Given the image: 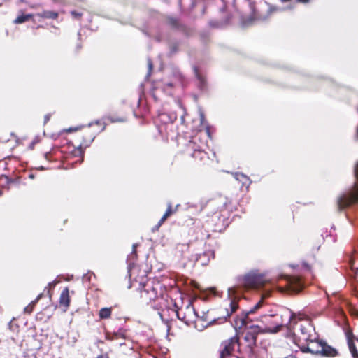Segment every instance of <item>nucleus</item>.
Wrapping results in <instances>:
<instances>
[{
  "mask_svg": "<svg viewBox=\"0 0 358 358\" xmlns=\"http://www.w3.org/2000/svg\"><path fill=\"white\" fill-rule=\"evenodd\" d=\"M294 341L303 352L333 357L337 350L320 338L310 319L301 320L294 323Z\"/></svg>",
  "mask_w": 358,
  "mask_h": 358,
  "instance_id": "nucleus-1",
  "label": "nucleus"
},
{
  "mask_svg": "<svg viewBox=\"0 0 358 358\" xmlns=\"http://www.w3.org/2000/svg\"><path fill=\"white\" fill-rule=\"evenodd\" d=\"M269 296V293L262 295L260 300L249 310L243 311L236 316L234 320L235 328L258 329L257 331L276 333L284 325L282 316L277 313L271 311L269 313L262 315L259 318L253 319L251 315L264 306V299Z\"/></svg>",
  "mask_w": 358,
  "mask_h": 358,
  "instance_id": "nucleus-2",
  "label": "nucleus"
},
{
  "mask_svg": "<svg viewBox=\"0 0 358 358\" xmlns=\"http://www.w3.org/2000/svg\"><path fill=\"white\" fill-rule=\"evenodd\" d=\"M106 128V124L105 122L99 120L78 131L73 138V143L76 148L73 152L74 155L83 157L84 150L88 148L96 136L104 131Z\"/></svg>",
  "mask_w": 358,
  "mask_h": 358,
  "instance_id": "nucleus-3",
  "label": "nucleus"
},
{
  "mask_svg": "<svg viewBox=\"0 0 358 358\" xmlns=\"http://www.w3.org/2000/svg\"><path fill=\"white\" fill-rule=\"evenodd\" d=\"M159 278L161 280L158 279V284L164 280L167 282L162 283L159 287L161 294L160 296H158V306H159L158 310H160V312H158V314L163 321L168 322L173 320L175 314L179 313L176 312L178 307L168 293L172 289L175 282L165 275H162Z\"/></svg>",
  "mask_w": 358,
  "mask_h": 358,
  "instance_id": "nucleus-4",
  "label": "nucleus"
},
{
  "mask_svg": "<svg viewBox=\"0 0 358 358\" xmlns=\"http://www.w3.org/2000/svg\"><path fill=\"white\" fill-rule=\"evenodd\" d=\"M201 138L199 135H196L191 138L185 145L182 150V153L185 156L190 157L192 162L199 166H209L212 159L210 158L208 154L204 150L203 147L205 143H201Z\"/></svg>",
  "mask_w": 358,
  "mask_h": 358,
  "instance_id": "nucleus-5",
  "label": "nucleus"
},
{
  "mask_svg": "<svg viewBox=\"0 0 358 358\" xmlns=\"http://www.w3.org/2000/svg\"><path fill=\"white\" fill-rule=\"evenodd\" d=\"M267 282L265 275L258 271H250L236 278V287L229 289L231 293H236L238 289L245 290L257 289L264 287Z\"/></svg>",
  "mask_w": 358,
  "mask_h": 358,
  "instance_id": "nucleus-6",
  "label": "nucleus"
},
{
  "mask_svg": "<svg viewBox=\"0 0 358 358\" xmlns=\"http://www.w3.org/2000/svg\"><path fill=\"white\" fill-rule=\"evenodd\" d=\"M354 173L357 181L350 189L340 194L336 199V206L339 212L358 203V164L355 166Z\"/></svg>",
  "mask_w": 358,
  "mask_h": 358,
  "instance_id": "nucleus-7",
  "label": "nucleus"
},
{
  "mask_svg": "<svg viewBox=\"0 0 358 358\" xmlns=\"http://www.w3.org/2000/svg\"><path fill=\"white\" fill-rule=\"evenodd\" d=\"M257 331L255 328L248 330L241 341L238 337V354L248 357H251L255 352L257 346Z\"/></svg>",
  "mask_w": 358,
  "mask_h": 358,
  "instance_id": "nucleus-8",
  "label": "nucleus"
},
{
  "mask_svg": "<svg viewBox=\"0 0 358 358\" xmlns=\"http://www.w3.org/2000/svg\"><path fill=\"white\" fill-rule=\"evenodd\" d=\"M162 22L169 29L178 31L185 37H190L194 34V29L186 24L180 17L176 15H165L162 20Z\"/></svg>",
  "mask_w": 358,
  "mask_h": 358,
  "instance_id": "nucleus-9",
  "label": "nucleus"
},
{
  "mask_svg": "<svg viewBox=\"0 0 358 358\" xmlns=\"http://www.w3.org/2000/svg\"><path fill=\"white\" fill-rule=\"evenodd\" d=\"M238 301L239 299L237 296L229 295L217 308L218 317L217 319L221 320V322H226L238 309Z\"/></svg>",
  "mask_w": 358,
  "mask_h": 358,
  "instance_id": "nucleus-10",
  "label": "nucleus"
},
{
  "mask_svg": "<svg viewBox=\"0 0 358 358\" xmlns=\"http://www.w3.org/2000/svg\"><path fill=\"white\" fill-rule=\"evenodd\" d=\"M236 352L238 353V335L237 334L221 343L220 358H238L234 355Z\"/></svg>",
  "mask_w": 358,
  "mask_h": 358,
  "instance_id": "nucleus-11",
  "label": "nucleus"
},
{
  "mask_svg": "<svg viewBox=\"0 0 358 358\" xmlns=\"http://www.w3.org/2000/svg\"><path fill=\"white\" fill-rule=\"evenodd\" d=\"M176 312L179 313L175 314V316L186 324L190 325L192 323H196L198 313L195 310L192 303H189L184 310L178 308Z\"/></svg>",
  "mask_w": 358,
  "mask_h": 358,
  "instance_id": "nucleus-12",
  "label": "nucleus"
},
{
  "mask_svg": "<svg viewBox=\"0 0 358 358\" xmlns=\"http://www.w3.org/2000/svg\"><path fill=\"white\" fill-rule=\"evenodd\" d=\"M194 206L199 208V213L204 211L207 216L217 213L220 208L217 200L204 199H201Z\"/></svg>",
  "mask_w": 358,
  "mask_h": 358,
  "instance_id": "nucleus-13",
  "label": "nucleus"
},
{
  "mask_svg": "<svg viewBox=\"0 0 358 358\" xmlns=\"http://www.w3.org/2000/svg\"><path fill=\"white\" fill-rule=\"evenodd\" d=\"M286 290L291 294H297L304 288V283L299 276H287Z\"/></svg>",
  "mask_w": 358,
  "mask_h": 358,
  "instance_id": "nucleus-14",
  "label": "nucleus"
},
{
  "mask_svg": "<svg viewBox=\"0 0 358 358\" xmlns=\"http://www.w3.org/2000/svg\"><path fill=\"white\" fill-rule=\"evenodd\" d=\"M220 13L222 15V17L220 20H211L209 22V25L211 27L220 28L229 25L231 23L232 15L227 10L224 6L220 9Z\"/></svg>",
  "mask_w": 358,
  "mask_h": 358,
  "instance_id": "nucleus-15",
  "label": "nucleus"
},
{
  "mask_svg": "<svg viewBox=\"0 0 358 358\" xmlns=\"http://www.w3.org/2000/svg\"><path fill=\"white\" fill-rule=\"evenodd\" d=\"M128 113L126 111L124 107L118 108L115 112L110 113L105 117L110 123L124 122L127 119Z\"/></svg>",
  "mask_w": 358,
  "mask_h": 358,
  "instance_id": "nucleus-16",
  "label": "nucleus"
},
{
  "mask_svg": "<svg viewBox=\"0 0 358 358\" xmlns=\"http://www.w3.org/2000/svg\"><path fill=\"white\" fill-rule=\"evenodd\" d=\"M71 303V297L69 295V288L64 287L59 296V306L62 308L63 312H66L69 309Z\"/></svg>",
  "mask_w": 358,
  "mask_h": 358,
  "instance_id": "nucleus-17",
  "label": "nucleus"
},
{
  "mask_svg": "<svg viewBox=\"0 0 358 358\" xmlns=\"http://www.w3.org/2000/svg\"><path fill=\"white\" fill-rule=\"evenodd\" d=\"M144 292L150 301H155L157 299V291L155 287V280H148L144 285Z\"/></svg>",
  "mask_w": 358,
  "mask_h": 358,
  "instance_id": "nucleus-18",
  "label": "nucleus"
},
{
  "mask_svg": "<svg viewBox=\"0 0 358 358\" xmlns=\"http://www.w3.org/2000/svg\"><path fill=\"white\" fill-rule=\"evenodd\" d=\"M179 205H177L175 208H173L171 203L168 204L167 209L163 216L161 217L160 220L158 222V228L166 220L168 217L172 215L174 213L177 211V208Z\"/></svg>",
  "mask_w": 358,
  "mask_h": 358,
  "instance_id": "nucleus-19",
  "label": "nucleus"
},
{
  "mask_svg": "<svg viewBox=\"0 0 358 358\" xmlns=\"http://www.w3.org/2000/svg\"><path fill=\"white\" fill-rule=\"evenodd\" d=\"M216 320H217V318L215 317H209V313L207 312H202V315H199L198 314V317L196 319V322L198 321L206 322V324H202L203 327H207L209 324L215 322Z\"/></svg>",
  "mask_w": 358,
  "mask_h": 358,
  "instance_id": "nucleus-20",
  "label": "nucleus"
},
{
  "mask_svg": "<svg viewBox=\"0 0 358 358\" xmlns=\"http://www.w3.org/2000/svg\"><path fill=\"white\" fill-rule=\"evenodd\" d=\"M355 340L358 342V338H355ZM348 345L353 358H358V349L355 345L354 336L352 335L348 336Z\"/></svg>",
  "mask_w": 358,
  "mask_h": 358,
  "instance_id": "nucleus-21",
  "label": "nucleus"
},
{
  "mask_svg": "<svg viewBox=\"0 0 358 358\" xmlns=\"http://www.w3.org/2000/svg\"><path fill=\"white\" fill-rule=\"evenodd\" d=\"M37 17L45 19L56 20L59 16V13L53 10H43L36 15Z\"/></svg>",
  "mask_w": 358,
  "mask_h": 358,
  "instance_id": "nucleus-22",
  "label": "nucleus"
},
{
  "mask_svg": "<svg viewBox=\"0 0 358 358\" xmlns=\"http://www.w3.org/2000/svg\"><path fill=\"white\" fill-rule=\"evenodd\" d=\"M234 177L236 180L242 183L243 186H245L246 187H249L250 184V180L247 176L241 173H236L234 174Z\"/></svg>",
  "mask_w": 358,
  "mask_h": 358,
  "instance_id": "nucleus-23",
  "label": "nucleus"
},
{
  "mask_svg": "<svg viewBox=\"0 0 358 358\" xmlns=\"http://www.w3.org/2000/svg\"><path fill=\"white\" fill-rule=\"evenodd\" d=\"M138 246V243H134L132 245V251H131V254L129 255L128 257H127V262H128L129 265L134 264V262L137 259L138 255H137L136 248H137Z\"/></svg>",
  "mask_w": 358,
  "mask_h": 358,
  "instance_id": "nucleus-24",
  "label": "nucleus"
},
{
  "mask_svg": "<svg viewBox=\"0 0 358 358\" xmlns=\"http://www.w3.org/2000/svg\"><path fill=\"white\" fill-rule=\"evenodd\" d=\"M112 314V308H102L100 309L99 316L100 319H108Z\"/></svg>",
  "mask_w": 358,
  "mask_h": 358,
  "instance_id": "nucleus-25",
  "label": "nucleus"
},
{
  "mask_svg": "<svg viewBox=\"0 0 358 358\" xmlns=\"http://www.w3.org/2000/svg\"><path fill=\"white\" fill-rule=\"evenodd\" d=\"M253 15L256 20H264L268 17L269 15L262 13L259 10L253 8Z\"/></svg>",
  "mask_w": 358,
  "mask_h": 358,
  "instance_id": "nucleus-26",
  "label": "nucleus"
},
{
  "mask_svg": "<svg viewBox=\"0 0 358 358\" xmlns=\"http://www.w3.org/2000/svg\"><path fill=\"white\" fill-rule=\"evenodd\" d=\"M31 17V15H29H29H20L17 17H16L15 20H14V22L15 24H22L23 22L28 21Z\"/></svg>",
  "mask_w": 358,
  "mask_h": 358,
  "instance_id": "nucleus-27",
  "label": "nucleus"
},
{
  "mask_svg": "<svg viewBox=\"0 0 358 358\" xmlns=\"http://www.w3.org/2000/svg\"><path fill=\"white\" fill-rule=\"evenodd\" d=\"M106 338L107 340L113 341V340H117V339H119V338H125V336L122 332H116V333H114L110 336H108V335H106Z\"/></svg>",
  "mask_w": 358,
  "mask_h": 358,
  "instance_id": "nucleus-28",
  "label": "nucleus"
},
{
  "mask_svg": "<svg viewBox=\"0 0 358 358\" xmlns=\"http://www.w3.org/2000/svg\"><path fill=\"white\" fill-rule=\"evenodd\" d=\"M36 304V301H31L24 308V313L26 314H31L33 312Z\"/></svg>",
  "mask_w": 358,
  "mask_h": 358,
  "instance_id": "nucleus-29",
  "label": "nucleus"
},
{
  "mask_svg": "<svg viewBox=\"0 0 358 358\" xmlns=\"http://www.w3.org/2000/svg\"><path fill=\"white\" fill-rule=\"evenodd\" d=\"M179 43L178 42L171 43L169 48L171 53H176L178 50Z\"/></svg>",
  "mask_w": 358,
  "mask_h": 358,
  "instance_id": "nucleus-30",
  "label": "nucleus"
},
{
  "mask_svg": "<svg viewBox=\"0 0 358 358\" xmlns=\"http://www.w3.org/2000/svg\"><path fill=\"white\" fill-rule=\"evenodd\" d=\"M70 13L74 19H76L78 20H81L83 15V13H80L76 10H71L70 12Z\"/></svg>",
  "mask_w": 358,
  "mask_h": 358,
  "instance_id": "nucleus-31",
  "label": "nucleus"
},
{
  "mask_svg": "<svg viewBox=\"0 0 358 358\" xmlns=\"http://www.w3.org/2000/svg\"><path fill=\"white\" fill-rule=\"evenodd\" d=\"M1 180H5V182H6L7 185H10V184H12V183H14L15 182V179H13V178H11L10 177H8V176H6V175H2L1 177Z\"/></svg>",
  "mask_w": 358,
  "mask_h": 358,
  "instance_id": "nucleus-32",
  "label": "nucleus"
},
{
  "mask_svg": "<svg viewBox=\"0 0 358 358\" xmlns=\"http://www.w3.org/2000/svg\"><path fill=\"white\" fill-rule=\"evenodd\" d=\"M40 143V138L38 137H35L33 141L31 142V143L29 145V148L30 150H34V146L36 144H38Z\"/></svg>",
  "mask_w": 358,
  "mask_h": 358,
  "instance_id": "nucleus-33",
  "label": "nucleus"
},
{
  "mask_svg": "<svg viewBox=\"0 0 358 358\" xmlns=\"http://www.w3.org/2000/svg\"><path fill=\"white\" fill-rule=\"evenodd\" d=\"M152 69H153V64H152V62L150 59L148 60V74L146 76V78H148V77H150V74H151V72L152 71Z\"/></svg>",
  "mask_w": 358,
  "mask_h": 358,
  "instance_id": "nucleus-34",
  "label": "nucleus"
},
{
  "mask_svg": "<svg viewBox=\"0 0 358 358\" xmlns=\"http://www.w3.org/2000/svg\"><path fill=\"white\" fill-rule=\"evenodd\" d=\"M96 358H110V357L108 353H104L98 355Z\"/></svg>",
  "mask_w": 358,
  "mask_h": 358,
  "instance_id": "nucleus-35",
  "label": "nucleus"
},
{
  "mask_svg": "<svg viewBox=\"0 0 358 358\" xmlns=\"http://www.w3.org/2000/svg\"><path fill=\"white\" fill-rule=\"evenodd\" d=\"M51 115L50 114H47L44 117V124H46L50 119Z\"/></svg>",
  "mask_w": 358,
  "mask_h": 358,
  "instance_id": "nucleus-36",
  "label": "nucleus"
},
{
  "mask_svg": "<svg viewBox=\"0 0 358 358\" xmlns=\"http://www.w3.org/2000/svg\"><path fill=\"white\" fill-rule=\"evenodd\" d=\"M176 83H174V82H169V83H166V85L168 87H170L171 89L173 88V87L176 85Z\"/></svg>",
  "mask_w": 358,
  "mask_h": 358,
  "instance_id": "nucleus-37",
  "label": "nucleus"
},
{
  "mask_svg": "<svg viewBox=\"0 0 358 358\" xmlns=\"http://www.w3.org/2000/svg\"><path fill=\"white\" fill-rule=\"evenodd\" d=\"M43 293H41L40 294H38L37 296L36 299L34 301H36V303H37V302L43 297Z\"/></svg>",
  "mask_w": 358,
  "mask_h": 358,
  "instance_id": "nucleus-38",
  "label": "nucleus"
},
{
  "mask_svg": "<svg viewBox=\"0 0 358 358\" xmlns=\"http://www.w3.org/2000/svg\"><path fill=\"white\" fill-rule=\"evenodd\" d=\"M303 267H304L306 270H308V271H310V265H309V264H308L307 263L303 262Z\"/></svg>",
  "mask_w": 358,
  "mask_h": 358,
  "instance_id": "nucleus-39",
  "label": "nucleus"
},
{
  "mask_svg": "<svg viewBox=\"0 0 358 358\" xmlns=\"http://www.w3.org/2000/svg\"><path fill=\"white\" fill-rule=\"evenodd\" d=\"M155 88L153 87L151 89V93H152V96H153L154 99H156L157 98H156V96H155Z\"/></svg>",
  "mask_w": 358,
  "mask_h": 358,
  "instance_id": "nucleus-40",
  "label": "nucleus"
},
{
  "mask_svg": "<svg viewBox=\"0 0 358 358\" xmlns=\"http://www.w3.org/2000/svg\"><path fill=\"white\" fill-rule=\"evenodd\" d=\"M51 156V153L50 152H45V157L48 160H50V157Z\"/></svg>",
  "mask_w": 358,
  "mask_h": 358,
  "instance_id": "nucleus-41",
  "label": "nucleus"
},
{
  "mask_svg": "<svg viewBox=\"0 0 358 358\" xmlns=\"http://www.w3.org/2000/svg\"><path fill=\"white\" fill-rule=\"evenodd\" d=\"M294 2H301V3H306L308 2L309 0H292Z\"/></svg>",
  "mask_w": 358,
  "mask_h": 358,
  "instance_id": "nucleus-42",
  "label": "nucleus"
},
{
  "mask_svg": "<svg viewBox=\"0 0 358 358\" xmlns=\"http://www.w3.org/2000/svg\"><path fill=\"white\" fill-rule=\"evenodd\" d=\"M206 133L208 135V136L210 137V128L209 127L206 128Z\"/></svg>",
  "mask_w": 358,
  "mask_h": 358,
  "instance_id": "nucleus-43",
  "label": "nucleus"
},
{
  "mask_svg": "<svg viewBox=\"0 0 358 358\" xmlns=\"http://www.w3.org/2000/svg\"><path fill=\"white\" fill-rule=\"evenodd\" d=\"M355 275H356V278H357V280L358 281V269H357V272L355 273Z\"/></svg>",
  "mask_w": 358,
  "mask_h": 358,
  "instance_id": "nucleus-44",
  "label": "nucleus"
},
{
  "mask_svg": "<svg viewBox=\"0 0 358 358\" xmlns=\"http://www.w3.org/2000/svg\"><path fill=\"white\" fill-rule=\"evenodd\" d=\"M282 2L292 1V0H280Z\"/></svg>",
  "mask_w": 358,
  "mask_h": 358,
  "instance_id": "nucleus-45",
  "label": "nucleus"
},
{
  "mask_svg": "<svg viewBox=\"0 0 358 358\" xmlns=\"http://www.w3.org/2000/svg\"><path fill=\"white\" fill-rule=\"evenodd\" d=\"M163 328H164V329H165L166 327L164 325ZM166 328H167V330H169V325H166Z\"/></svg>",
  "mask_w": 358,
  "mask_h": 358,
  "instance_id": "nucleus-46",
  "label": "nucleus"
},
{
  "mask_svg": "<svg viewBox=\"0 0 358 358\" xmlns=\"http://www.w3.org/2000/svg\"><path fill=\"white\" fill-rule=\"evenodd\" d=\"M29 177L32 178L34 177V176L32 174H30Z\"/></svg>",
  "mask_w": 358,
  "mask_h": 358,
  "instance_id": "nucleus-47",
  "label": "nucleus"
}]
</instances>
